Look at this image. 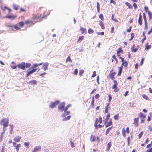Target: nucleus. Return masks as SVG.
Instances as JSON below:
<instances>
[{
	"instance_id": "nucleus-1",
	"label": "nucleus",
	"mask_w": 152,
	"mask_h": 152,
	"mask_svg": "<svg viewBox=\"0 0 152 152\" xmlns=\"http://www.w3.org/2000/svg\"><path fill=\"white\" fill-rule=\"evenodd\" d=\"M60 103V101L58 100H56L54 102H51L49 105V107L53 109L55 107Z\"/></svg>"
},
{
	"instance_id": "nucleus-2",
	"label": "nucleus",
	"mask_w": 152,
	"mask_h": 152,
	"mask_svg": "<svg viewBox=\"0 0 152 152\" xmlns=\"http://www.w3.org/2000/svg\"><path fill=\"white\" fill-rule=\"evenodd\" d=\"M45 16L44 15H37L36 16H35L34 18V20L36 21H39L40 22L42 21V18H45Z\"/></svg>"
},
{
	"instance_id": "nucleus-3",
	"label": "nucleus",
	"mask_w": 152,
	"mask_h": 152,
	"mask_svg": "<svg viewBox=\"0 0 152 152\" xmlns=\"http://www.w3.org/2000/svg\"><path fill=\"white\" fill-rule=\"evenodd\" d=\"M1 123L4 127H7L8 126L9 120L7 118H4L1 121Z\"/></svg>"
},
{
	"instance_id": "nucleus-4",
	"label": "nucleus",
	"mask_w": 152,
	"mask_h": 152,
	"mask_svg": "<svg viewBox=\"0 0 152 152\" xmlns=\"http://www.w3.org/2000/svg\"><path fill=\"white\" fill-rule=\"evenodd\" d=\"M65 103L64 102L61 103L58 106V109L59 111L61 112L64 110Z\"/></svg>"
},
{
	"instance_id": "nucleus-5",
	"label": "nucleus",
	"mask_w": 152,
	"mask_h": 152,
	"mask_svg": "<svg viewBox=\"0 0 152 152\" xmlns=\"http://www.w3.org/2000/svg\"><path fill=\"white\" fill-rule=\"evenodd\" d=\"M17 66L19 68L24 70L25 69V63L22 62L21 64H19Z\"/></svg>"
},
{
	"instance_id": "nucleus-6",
	"label": "nucleus",
	"mask_w": 152,
	"mask_h": 152,
	"mask_svg": "<svg viewBox=\"0 0 152 152\" xmlns=\"http://www.w3.org/2000/svg\"><path fill=\"white\" fill-rule=\"evenodd\" d=\"M37 70V69H32L31 70L27 72V73L26 75V77H28L30 75H31V74L34 73L35 72H36Z\"/></svg>"
},
{
	"instance_id": "nucleus-7",
	"label": "nucleus",
	"mask_w": 152,
	"mask_h": 152,
	"mask_svg": "<svg viewBox=\"0 0 152 152\" xmlns=\"http://www.w3.org/2000/svg\"><path fill=\"white\" fill-rule=\"evenodd\" d=\"M64 113H63L61 115V116L63 118L66 116L69 115L70 113V111H64Z\"/></svg>"
},
{
	"instance_id": "nucleus-8",
	"label": "nucleus",
	"mask_w": 152,
	"mask_h": 152,
	"mask_svg": "<svg viewBox=\"0 0 152 152\" xmlns=\"http://www.w3.org/2000/svg\"><path fill=\"white\" fill-rule=\"evenodd\" d=\"M16 17V16L14 15H7L5 17V18H9V19H11V20H13Z\"/></svg>"
},
{
	"instance_id": "nucleus-9",
	"label": "nucleus",
	"mask_w": 152,
	"mask_h": 152,
	"mask_svg": "<svg viewBox=\"0 0 152 152\" xmlns=\"http://www.w3.org/2000/svg\"><path fill=\"white\" fill-rule=\"evenodd\" d=\"M49 64L48 62L45 63L43 65V69L44 71H45L48 69L47 67L48 66Z\"/></svg>"
},
{
	"instance_id": "nucleus-10",
	"label": "nucleus",
	"mask_w": 152,
	"mask_h": 152,
	"mask_svg": "<svg viewBox=\"0 0 152 152\" xmlns=\"http://www.w3.org/2000/svg\"><path fill=\"white\" fill-rule=\"evenodd\" d=\"M21 138L20 137L18 136H16L14 138V140L15 142H18L20 141V139Z\"/></svg>"
},
{
	"instance_id": "nucleus-11",
	"label": "nucleus",
	"mask_w": 152,
	"mask_h": 152,
	"mask_svg": "<svg viewBox=\"0 0 152 152\" xmlns=\"http://www.w3.org/2000/svg\"><path fill=\"white\" fill-rule=\"evenodd\" d=\"M37 81L36 80H32L29 82V84L31 85H33L37 84Z\"/></svg>"
},
{
	"instance_id": "nucleus-12",
	"label": "nucleus",
	"mask_w": 152,
	"mask_h": 152,
	"mask_svg": "<svg viewBox=\"0 0 152 152\" xmlns=\"http://www.w3.org/2000/svg\"><path fill=\"white\" fill-rule=\"evenodd\" d=\"M90 140L91 142L95 141L96 140L95 136L93 134H91L90 137Z\"/></svg>"
},
{
	"instance_id": "nucleus-13",
	"label": "nucleus",
	"mask_w": 152,
	"mask_h": 152,
	"mask_svg": "<svg viewBox=\"0 0 152 152\" xmlns=\"http://www.w3.org/2000/svg\"><path fill=\"white\" fill-rule=\"evenodd\" d=\"M137 48H134V45H133L131 48V50L132 52H136L138 50Z\"/></svg>"
},
{
	"instance_id": "nucleus-14",
	"label": "nucleus",
	"mask_w": 152,
	"mask_h": 152,
	"mask_svg": "<svg viewBox=\"0 0 152 152\" xmlns=\"http://www.w3.org/2000/svg\"><path fill=\"white\" fill-rule=\"evenodd\" d=\"M115 74H116V73L115 72H113L110 74V77L111 79L113 80L115 79V78L114 77V76Z\"/></svg>"
},
{
	"instance_id": "nucleus-15",
	"label": "nucleus",
	"mask_w": 152,
	"mask_h": 152,
	"mask_svg": "<svg viewBox=\"0 0 152 152\" xmlns=\"http://www.w3.org/2000/svg\"><path fill=\"white\" fill-rule=\"evenodd\" d=\"M41 149V147L39 146H36L34 148V150L33 151L34 152H37L39 149Z\"/></svg>"
},
{
	"instance_id": "nucleus-16",
	"label": "nucleus",
	"mask_w": 152,
	"mask_h": 152,
	"mask_svg": "<svg viewBox=\"0 0 152 152\" xmlns=\"http://www.w3.org/2000/svg\"><path fill=\"white\" fill-rule=\"evenodd\" d=\"M111 145V142H109L107 145V147L106 148V151H108L110 149V148Z\"/></svg>"
},
{
	"instance_id": "nucleus-17",
	"label": "nucleus",
	"mask_w": 152,
	"mask_h": 152,
	"mask_svg": "<svg viewBox=\"0 0 152 152\" xmlns=\"http://www.w3.org/2000/svg\"><path fill=\"white\" fill-rule=\"evenodd\" d=\"M71 117V116L69 115L66 117H65L62 119V121H66L68 120H69Z\"/></svg>"
},
{
	"instance_id": "nucleus-18",
	"label": "nucleus",
	"mask_w": 152,
	"mask_h": 152,
	"mask_svg": "<svg viewBox=\"0 0 152 152\" xmlns=\"http://www.w3.org/2000/svg\"><path fill=\"white\" fill-rule=\"evenodd\" d=\"M98 118H97L96 119V121L94 123V126L96 128V129H97L98 128Z\"/></svg>"
},
{
	"instance_id": "nucleus-19",
	"label": "nucleus",
	"mask_w": 152,
	"mask_h": 152,
	"mask_svg": "<svg viewBox=\"0 0 152 152\" xmlns=\"http://www.w3.org/2000/svg\"><path fill=\"white\" fill-rule=\"evenodd\" d=\"M139 115L141 118L142 119H145V116L142 113H140L139 114Z\"/></svg>"
},
{
	"instance_id": "nucleus-20",
	"label": "nucleus",
	"mask_w": 152,
	"mask_h": 152,
	"mask_svg": "<svg viewBox=\"0 0 152 152\" xmlns=\"http://www.w3.org/2000/svg\"><path fill=\"white\" fill-rule=\"evenodd\" d=\"M148 12L149 16V20H151L152 18V15L151 13L149 11H148Z\"/></svg>"
},
{
	"instance_id": "nucleus-21",
	"label": "nucleus",
	"mask_w": 152,
	"mask_h": 152,
	"mask_svg": "<svg viewBox=\"0 0 152 152\" xmlns=\"http://www.w3.org/2000/svg\"><path fill=\"white\" fill-rule=\"evenodd\" d=\"M10 134H11L12 133V132L13 130L14 126L12 125H10Z\"/></svg>"
},
{
	"instance_id": "nucleus-22",
	"label": "nucleus",
	"mask_w": 152,
	"mask_h": 152,
	"mask_svg": "<svg viewBox=\"0 0 152 152\" xmlns=\"http://www.w3.org/2000/svg\"><path fill=\"white\" fill-rule=\"evenodd\" d=\"M94 96H93L92 97V101L91 102V106H92V107L93 108H94Z\"/></svg>"
},
{
	"instance_id": "nucleus-23",
	"label": "nucleus",
	"mask_w": 152,
	"mask_h": 152,
	"mask_svg": "<svg viewBox=\"0 0 152 152\" xmlns=\"http://www.w3.org/2000/svg\"><path fill=\"white\" fill-rule=\"evenodd\" d=\"M125 4L128 7V8L129 9L132 8V6L130 3L128 2H126L125 3Z\"/></svg>"
},
{
	"instance_id": "nucleus-24",
	"label": "nucleus",
	"mask_w": 152,
	"mask_h": 152,
	"mask_svg": "<svg viewBox=\"0 0 152 152\" xmlns=\"http://www.w3.org/2000/svg\"><path fill=\"white\" fill-rule=\"evenodd\" d=\"M80 30L81 31V33L82 34H83L86 30V28L82 27H80Z\"/></svg>"
},
{
	"instance_id": "nucleus-25",
	"label": "nucleus",
	"mask_w": 152,
	"mask_h": 152,
	"mask_svg": "<svg viewBox=\"0 0 152 152\" xmlns=\"http://www.w3.org/2000/svg\"><path fill=\"white\" fill-rule=\"evenodd\" d=\"M14 9L15 10H17L19 8V6L18 5H16L15 4H14L13 5Z\"/></svg>"
},
{
	"instance_id": "nucleus-26",
	"label": "nucleus",
	"mask_w": 152,
	"mask_h": 152,
	"mask_svg": "<svg viewBox=\"0 0 152 152\" xmlns=\"http://www.w3.org/2000/svg\"><path fill=\"white\" fill-rule=\"evenodd\" d=\"M99 25L101 27V28L102 29H104V24L103 23L102 21H100Z\"/></svg>"
},
{
	"instance_id": "nucleus-27",
	"label": "nucleus",
	"mask_w": 152,
	"mask_h": 152,
	"mask_svg": "<svg viewBox=\"0 0 152 152\" xmlns=\"http://www.w3.org/2000/svg\"><path fill=\"white\" fill-rule=\"evenodd\" d=\"M112 128H113V126H111V127L108 128L107 129V130L106 131V133H105V134L106 135H107L110 132V131L112 129Z\"/></svg>"
},
{
	"instance_id": "nucleus-28",
	"label": "nucleus",
	"mask_w": 152,
	"mask_h": 152,
	"mask_svg": "<svg viewBox=\"0 0 152 152\" xmlns=\"http://www.w3.org/2000/svg\"><path fill=\"white\" fill-rule=\"evenodd\" d=\"M148 43H147L146 46H145V50H147L151 48V45H148Z\"/></svg>"
},
{
	"instance_id": "nucleus-29",
	"label": "nucleus",
	"mask_w": 152,
	"mask_h": 152,
	"mask_svg": "<svg viewBox=\"0 0 152 152\" xmlns=\"http://www.w3.org/2000/svg\"><path fill=\"white\" fill-rule=\"evenodd\" d=\"M18 26V24H16L14 26V28H12V29L13 30L14 29V28L16 29L17 30H19L20 29V28Z\"/></svg>"
},
{
	"instance_id": "nucleus-30",
	"label": "nucleus",
	"mask_w": 152,
	"mask_h": 152,
	"mask_svg": "<svg viewBox=\"0 0 152 152\" xmlns=\"http://www.w3.org/2000/svg\"><path fill=\"white\" fill-rule=\"evenodd\" d=\"M84 72V70L83 69H81L80 70L79 73V75L81 76L83 74Z\"/></svg>"
},
{
	"instance_id": "nucleus-31",
	"label": "nucleus",
	"mask_w": 152,
	"mask_h": 152,
	"mask_svg": "<svg viewBox=\"0 0 152 152\" xmlns=\"http://www.w3.org/2000/svg\"><path fill=\"white\" fill-rule=\"evenodd\" d=\"M120 53H123V50L121 48H119L117 52V54H120Z\"/></svg>"
},
{
	"instance_id": "nucleus-32",
	"label": "nucleus",
	"mask_w": 152,
	"mask_h": 152,
	"mask_svg": "<svg viewBox=\"0 0 152 152\" xmlns=\"http://www.w3.org/2000/svg\"><path fill=\"white\" fill-rule=\"evenodd\" d=\"M142 97L147 100H149V99L148 97L145 94H143L142 95Z\"/></svg>"
},
{
	"instance_id": "nucleus-33",
	"label": "nucleus",
	"mask_w": 152,
	"mask_h": 152,
	"mask_svg": "<svg viewBox=\"0 0 152 152\" xmlns=\"http://www.w3.org/2000/svg\"><path fill=\"white\" fill-rule=\"evenodd\" d=\"M21 145L20 144H18L16 146V151L18 152L19 151V148L20 147Z\"/></svg>"
},
{
	"instance_id": "nucleus-34",
	"label": "nucleus",
	"mask_w": 152,
	"mask_h": 152,
	"mask_svg": "<svg viewBox=\"0 0 152 152\" xmlns=\"http://www.w3.org/2000/svg\"><path fill=\"white\" fill-rule=\"evenodd\" d=\"M143 19L144 20L145 22H147V20H146V17L145 15V14L144 12L143 13Z\"/></svg>"
},
{
	"instance_id": "nucleus-35",
	"label": "nucleus",
	"mask_w": 152,
	"mask_h": 152,
	"mask_svg": "<svg viewBox=\"0 0 152 152\" xmlns=\"http://www.w3.org/2000/svg\"><path fill=\"white\" fill-rule=\"evenodd\" d=\"M24 144L26 148H28L29 147V144L28 142H25Z\"/></svg>"
},
{
	"instance_id": "nucleus-36",
	"label": "nucleus",
	"mask_w": 152,
	"mask_h": 152,
	"mask_svg": "<svg viewBox=\"0 0 152 152\" xmlns=\"http://www.w3.org/2000/svg\"><path fill=\"white\" fill-rule=\"evenodd\" d=\"M31 65V64L30 63H26L25 64V68H27L30 67Z\"/></svg>"
},
{
	"instance_id": "nucleus-37",
	"label": "nucleus",
	"mask_w": 152,
	"mask_h": 152,
	"mask_svg": "<svg viewBox=\"0 0 152 152\" xmlns=\"http://www.w3.org/2000/svg\"><path fill=\"white\" fill-rule=\"evenodd\" d=\"M112 123L111 121H110L105 126V127L107 128L112 125Z\"/></svg>"
},
{
	"instance_id": "nucleus-38",
	"label": "nucleus",
	"mask_w": 152,
	"mask_h": 152,
	"mask_svg": "<svg viewBox=\"0 0 152 152\" xmlns=\"http://www.w3.org/2000/svg\"><path fill=\"white\" fill-rule=\"evenodd\" d=\"M71 104H69L68 105L64 108V111H66L68 110V108L71 107Z\"/></svg>"
},
{
	"instance_id": "nucleus-39",
	"label": "nucleus",
	"mask_w": 152,
	"mask_h": 152,
	"mask_svg": "<svg viewBox=\"0 0 152 152\" xmlns=\"http://www.w3.org/2000/svg\"><path fill=\"white\" fill-rule=\"evenodd\" d=\"M112 58L113 59H115L116 61V64H117L118 63V61L116 57V56L115 55H113L112 56Z\"/></svg>"
},
{
	"instance_id": "nucleus-40",
	"label": "nucleus",
	"mask_w": 152,
	"mask_h": 152,
	"mask_svg": "<svg viewBox=\"0 0 152 152\" xmlns=\"http://www.w3.org/2000/svg\"><path fill=\"white\" fill-rule=\"evenodd\" d=\"M142 19H138V23L140 25V26H141L142 24Z\"/></svg>"
},
{
	"instance_id": "nucleus-41",
	"label": "nucleus",
	"mask_w": 152,
	"mask_h": 152,
	"mask_svg": "<svg viewBox=\"0 0 152 152\" xmlns=\"http://www.w3.org/2000/svg\"><path fill=\"white\" fill-rule=\"evenodd\" d=\"M94 31L91 28H89L88 30V32L89 34H91L94 32Z\"/></svg>"
},
{
	"instance_id": "nucleus-42",
	"label": "nucleus",
	"mask_w": 152,
	"mask_h": 152,
	"mask_svg": "<svg viewBox=\"0 0 152 152\" xmlns=\"http://www.w3.org/2000/svg\"><path fill=\"white\" fill-rule=\"evenodd\" d=\"M84 37L83 36H80L79 37V38L77 42H78L79 41H80V42H81V41L83 39Z\"/></svg>"
},
{
	"instance_id": "nucleus-43",
	"label": "nucleus",
	"mask_w": 152,
	"mask_h": 152,
	"mask_svg": "<svg viewBox=\"0 0 152 152\" xmlns=\"http://www.w3.org/2000/svg\"><path fill=\"white\" fill-rule=\"evenodd\" d=\"M19 25L20 27H23L24 25V23L23 21L20 22L19 23Z\"/></svg>"
},
{
	"instance_id": "nucleus-44",
	"label": "nucleus",
	"mask_w": 152,
	"mask_h": 152,
	"mask_svg": "<svg viewBox=\"0 0 152 152\" xmlns=\"http://www.w3.org/2000/svg\"><path fill=\"white\" fill-rule=\"evenodd\" d=\"M131 38L129 39V41H131L134 37V34L133 33H131Z\"/></svg>"
},
{
	"instance_id": "nucleus-45",
	"label": "nucleus",
	"mask_w": 152,
	"mask_h": 152,
	"mask_svg": "<svg viewBox=\"0 0 152 152\" xmlns=\"http://www.w3.org/2000/svg\"><path fill=\"white\" fill-rule=\"evenodd\" d=\"M118 115L119 114H117L114 116V119L116 120H118L119 119L118 118Z\"/></svg>"
},
{
	"instance_id": "nucleus-46",
	"label": "nucleus",
	"mask_w": 152,
	"mask_h": 152,
	"mask_svg": "<svg viewBox=\"0 0 152 152\" xmlns=\"http://www.w3.org/2000/svg\"><path fill=\"white\" fill-rule=\"evenodd\" d=\"M102 122V118L101 117H99V119H98V123H99L101 124Z\"/></svg>"
},
{
	"instance_id": "nucleus-47",
	"label": "nucleus",
	"mask_w": 152,
	"mask_h": 152,
	"mask_svg": "<svg viewBox=\"0 0 152 152\" xmlns=\"http://www.w3.org/2000/svg\"><path fill=\"white\" fill-rule=\"evenodd\" d=\"M143 131H142L139 134L138 136L139 139H140L142 136V134H143Z\"/></svg>"
},
{
	"instance_id": "nucleus-48",
	"label": "nucleus",
	"mask_w": 152,
	"mask_h": 152,
	"mask_svg": "<svg viewBox=\"0 0 152 152\" xmlns=\"http://www.w3.org/2000/svg\"><path fill=\"white\" fill-rule=\"evenodd\" d=\"M38 66L37 64H33L32 66H31V68L32 69H34L35 67H37Z\"/></svg>"
},
{
	"instance_id": "nucleus-49",
	"label": "nucleus",
	"mask_w": 152,
	"mask_h": 152,
	"mask_svg": "<svg viewBox=\"0 0 152 152\" xmlns=\"http://www.w3.org/2000/svg\"><path fill=\"white\" fill-rule=\"evenodd\" d=\"M123 69V66L119 67L118 68V72L122 73V72Z\"/></svg>"
},
{
	"instance_id": "nucleus-50",
	"label": "nucleus",
	"mask_w": 152,
	"mask_h": 152,
	"mask_svg": "<svg viewBox=\"0 0 152 152\" xmlns=\"http://www.w3.org/2000/svg\"><path fill=\"white\" fill-rule=\"evenodd\" d=\"M68 61H69L70 62H72V60L69 56L68 57V58H67L66 60V62H67Z\"/></svg>"
},
{
	"instance_id": "nucleus-51",
	"label": "nucleus",
	"mask_w": 152,
	"mask_h": 152,
	"mask_svg": "<svg viewBox=\"0 0 152 152\" xmlns=\"http://www.w3.org/2000/svg\"><path fill=\"white\" fill-rule=\"evenodd\" d=\"M78 73V69H75L74 72V74L75 75H77Z\"/></svg>"
},
{
	"instance_id": "nucleus-52",
	"label": "nucleus",
	"mask_w": 152,
	"mask_h": 152,
	"mask_svg": "<svg viewBox=\"0 0 152 152\" xmlns=\"http://www.w3.org/2000/svg\"><path fill=\"white\" fill-rule=\"evenodd\" d=\"M138 118H135L134 120V123H138Z\"/></svg>"
},
{
	"instance_id": "nucleus-53",
	"label": "nucleus",
	"mask_w": 152,
	"mask_h": 152,
	"mask_svg": "<svg viewBox=\"0 0 152 152\" xmlns=\"http://www.w3.org/2000/svg\"><path fill=\"white\" fill-rule=\"evenodd\" d=\"M128 144V145H129V144L130 142V138L129 137L127 138Z\"/></svg>"
},
{
	"instance_id": "nucleus-54",
	"label": "nucleus",
	"mask_w": 152,
	"mask_h": 152,
	"mask_svg": "<svg viewBox=\"0 0 152 152\" xmlns=\"http://www.w3.org/2000/svg\"><path fill=\"white\" fill-rule=\"evenodd\" d=\"M70 142L71 143V146L73 148L75 146L74 143L73 142H72L71 141H70Z\"/></svg>"
},
{
	"instance_id": "nucleus-55",
	"label": "nucleus",
	"mask_w": 152,
	"mask_h": 152,
	"mask_svg": "<svg viewBox=\"0 0 152 152\" xmlns=\"http://www.w3.org/2000/svg\"><path fill=\"white\" fill-rule=\"evenodd\" d=\"M145 27L144 28V29L145 30H147L148 28V25H147V22H145Z\"/></svg>"
},
{
	"instance_id": "nucleus-56",
	"label": "nucleus",
	"mask_w": 152,
	"mask_h": 152,
	"mask_svg": "<svg viewBox=\"0 0 152 152\" xmlns=\"http://www.w3.org/2000/svg\"><path fill=\"white\" fill-rule=\"evenodd\" d=\"M126 130H123V131H122V134H123V136H124V137H125L126 135Z\"/></svg>"
},
{
	"instance_id": "nucleus-57",
	"label": "nucleus",
	"mask_w": 152,
	"mask_h": 152,
	"mask_svg": "<svg viewBox=\"0 0 152 152\" xmlns=\"http://www.w3.org/2000/svg\"><path fill=\"white\" fill-rule=\"evenodd\" d=\"M112 99V97L111 95H110L109 96V102H110Z\"/></svg>"
},
{
	"instance_id": "nucleus-58",
	"label": "nucleus",
	"mask_w": 152,
	"mask_h": 152,
	"mask_svg": "<svg viewBox=\"0 0 152 152\" xmlns=\"http://www.w3.org/2000/svg\"><path fill=\"white\" fill-rule=\"evenodd\" d=\"M133 6L134 7V9L135 10H136L137 7V4L135 3H134L133 4Z\"/></svg>"
},
{
	"instance_id": "nucleus-59",
	"label": "nucleus",
	"mask_w": 152,
	"mask_h": 152,
	"mask_svg": "<svg viewBox=\"0 0 152 152\" xmlns=\"http://www.w3.org/2000/svg\"><path fill=\"white\" fill-rule=\"evenodd\" d=\"M128 65V63L126 61H124V66L125 67H126Z\"/></svg>"
},
{
	"instance_id": "nucleus-60",
	"label": "nucleus",
	"mask_w": 152,
	"mask_h": 152,
	"mask_svg": "<svg viewBox=\"0 0 152 152\" xmlns=\"http://www.w3.org/2000/svg\"><path fill=\"white\" fill-rule=\"evenodd\" d=\"M146 152H152V148L148 149Z\"/></svg>"
},
{
	"instance_id": "nucleus-61",
	"label": "nucleus",
	"mask_w": 152,
	"mask_h": 152,
	"mask_svg": "<svg viewBox=\"0 0 152 152\" xmlns=\"http://www.w3.org/2000/svg\"><path fill=\"white\" fill-rule=\"evenodd\" d=\"M152 32V26L151 27V29L148 32V34H150Z\"/></svg>"
},
{
	"instance_id": "nucleus-62",
	"label": "nucleus",
	"mask_w": 152,
	"mask_h": 152,
	"mask_svg": "<svg viewBox=\"0 0 152 152\" xmlns=\"http://www.w3.org/2000/svg\"><path fill=\"white\" fill-rule=\"evenodd\" d=\"M99 18L102 20L103 19V15L102 14H100L99 15Z\"/></svg>"
},
{
	"instance_id": "nucleus-63",
	"label": "nucleus",
	"mask_w": 152,
	"mask_h": 152,
	"mask_svg": "<svg viewBox=\"0 0 152 152\" xmlns=\"http://www.w3.org/2000/svg\"><path fill=\"white\" fill-rule=\"evenodd\" d=\"M100 96L99 94H97L95 95V97L96 99H98V98Z\"/></svg>"
},
{
	"instance_id": "nucleus-64",
	"label": "nucleus",
	"mask_w": 152,
	"mask_h": 152,
	"mask_svg": "<svg viewBox=\"0 0 152 152\" xmlns=\"http://www.w3.org/2000/svg\"><path fill=\"white\" fill-rule=\"evenodd\" d=\"M152 144L151 143L148 144L146 146V148H149L151 147L152 146Z\"/></svg>"
}]
</instances>
